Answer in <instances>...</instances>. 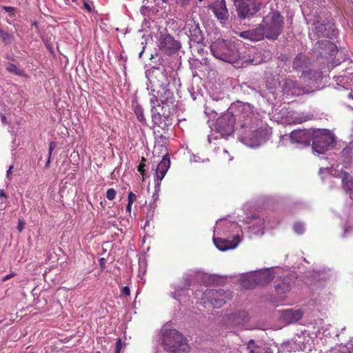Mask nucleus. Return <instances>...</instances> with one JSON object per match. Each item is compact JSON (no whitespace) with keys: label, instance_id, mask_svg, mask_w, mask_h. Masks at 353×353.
I'll use <instances>...</instances> for the list:
<instances>
[{"label":"nucleus","instance_id":"f257e3e1","mask_svg":"<svg viewBox=\"0 0 353 353\" xmlns=\"http://www.w3.org/2000/svg\"><path fill=\"white\" fill-rule=\"evenodd\" d=\"M147 90L150 96L151 117L154 125L166 132L172 123L175 99L172 85L175 74L164 65L153 66L145 72Z\"/></svg>","mask_w":353,"mask_h":353},{"label":"nucleus","instance_id":"f03ea898","mask_svg":"<svg viewBox=\"0 0 353 353\" xmlns=\"http://www.w3.org/2000/svg\"><path fill=\"white\" fill-rule=\"evenodd\" d=\"M252 111L248 104L238 103L232 105L227 112L216 121V128L223 135H230L234 132V125L238 120L241 128L250 127L252 123Z\"/></svg>","mask_w":353,"mask_h":353},{"label":"nucleus","instance_id":"7ed1b4c3","mask_svg":"<svg viewBox=\"0 0 353 353\" xmlns=\"http://www.w3.org/2000/svg\"><path fill=\"white\" fill-rule=\"evenodd\" d=\"M210 50L214 57L225 62L241 65L245 63L257 65L259 63L254 59H246L245 56H241L234 43L227 42L223 39L213 41Z\"/></svg>","mask_w":353,"mask_h":353},{"label":"nucleus","instance_id":"20e7f679","mask_svg":"<svg viewBox=\"0 0 353 353\" xmlns=\"http://www.w3.org/2000/svg\"><path fill=\"white\" fill-rule=\"evenodd\" d=\"M283 17L277 11H271L266 14L261 23L265 38L269 40H276L283 28Z\"/></svg>","mask_w":353,"mask_h":353},{"label":"nucleus","instance_id":"39448f33","mask_svg":"<svg viewBox=\"0 0 353 353\" xmlns=\"http://www.w3.org/2000/svg\"><path fill=\"white\" fill-rule=\"evenodd\" d=\"M164 349L172 353H183L188 350L186 339L176 330L165 331L163 334Z\"/></svg>","mask_w":353,"mask_h":353},{"label":"nucleus","instance_id":"423d86ee","mask_svg":"<svg viewBox=\"0 0 353 353\" xmlns=\"http://www.w3.org/2000/svg\"><path fill=\"white\" fill-rule=\"evenodd\" d=\"M228 225L225 227L228 229V233L231 234V236L228 238H213L214 245L222 252L235 249L242 240L239 232V226L237 222H228Z\"/></svg>","mask_w":353,"mask_h":353},{"label":"nucleus","instance_id":"0eeeda50","mask_svg":"<svg viewBox=\"0 0 353 353\" xmlns=\"http://www.w3.org/2000/svg\"><path fill=\"white\" fill-rule=\"evenodd\" d=\"M274 278L272 268L252 272L241 277V283L246 288H252L255 285H266Z\"/></svg>","mask_w":353,"mask_h":353},{"label":"nucleus","instance_id":"6e6552de","mask_svg":"<svg viewBox=\"0 0 353 353\" xmlns=\"http://www.w3.org/2000/svg\"><path fill=\"white\" fill-rule=\"evenodd\" d=\"M312 149L318 154L325 153L334 142V138L328 130L318 129L311 134Z\"/></svg>","mask_w":353,"mask_h":353},{"label":"nucleus","instance_id":"1a4fd4ad","mask_svg":"<svg viewBox=\"0 0 353 353\" xmlns=\"http://www.w3.org/2000/svg\"><path fill=\"white\" fill-rule=\"evenodd\" d=\"M232 297V292L223 289L206 290L202 294V300L204 304H209L213 307L219 308L223 306L227 301Z\"/></svg>","mask_w":353,"mask_h":353},{"label":"nucleus","instance_id":"9d476101","mask_svg":"<svg viewBox=\"0 0 353 353\" xmlns=\"http://www.w3.org/2000/svg\"><path fill=\"white\" fill-rule=\"evenodd\" d=\"M241 19L250 18L256 13L261 6L260 0H234Z\"/></svg>","mask_w":353,"mask_h":353},{"label":"nucleus","instance_id":"9b49d317","mask_svg":"<svg viewBox=\"0 0 353 353\" xmlns=\"http://www.w3.org/2000/svg\"><path fill=\"white\" fill-rule=\"evenodd\" d=\"M158 47L163 53L171 55L181 48V43L170 34L161 33L159 38Z\"/></svg>","mask_w":353,"mask_h":353},{"label":"nucleus","instance_id":"f8f14e48","mask_svg":"<svg viewBox=\"0 0 353 353\" xmlns=\"http://www.w3.org/2000/svg\"><path fill=\"white\" fill-rule=\"evenodd\" d=\"M239 36L252 41H259L265 38L264 29H263L261 23L254 28L241 32Z\"/></svg>","mask_w":353,"mask_h":353},{"label":"nucleus","instance_id":"ddd939ff","mask_svg":"<svg viewBox=\"0 0 353 353\" xmlns=\"http://www.w3.org/2000/svg\"><path fill=\"white\" fill-rule=\"evenodd\" d=\"M170 166V158L168 155L163 156L161 162L158 164L156 169V175H155V188L159 187L161 181L164 178L166 174L168 169Z\"/></svg>","mask_w":353,"mask_h":353},{"label":"nucleus","instance_id":"4468645a","mask_svg":"<svg viewBox=\"0 0 353 353\" xmlns=\"http://www.w3.org/2000/svg\"><path fill=\"white\" fill-rule=\"evenodd\" d=\"M311 134L310 132L305 130H298L292 131L290 137L293 143L308 146L310 144Z\"/></svg>","mask_w":353,"mask_h":353},{"label":"nucleus","instance_id":"2eb2a0df","mask_svg":"<svg viewBox=\"0 0 353 353\" xmlns=\"http://www.w3.org/2000/svg\"><path fill=\"white\" fill-rule=\"evenodd\" d=\"M281 87L283 92L288 94L299 95L303 92L296 81L290 77L284 79Z\"/></svg>","mask_w":353,"mask_h":353},{"label":"nucleus","instance_id":"dca6fc26","mask_svg":"<svg viewBox=\"0 0 353 353\" xmlns=\"http://www.w3.org/2000/svg\"><path fill=\"white\" fill-rule=\"evenodd\" d=\"M189 29L188 36L190 41L196 43H203V36L202 32L199 28V23L195 21H190L187 25Z\"/></svg>","mask_w":353,"mask_h":353},{"label":"nucleus","instance_id":"f3484780","mask_svg":"<svg viewBox=\"0 0 353 353\" xmlns=\"http://www.w3.org/2000/svg\"><path fill=\"white\" fill-rule=\"evenodd\" d=\"M315 49H322V51L319 52L320 56H325L327 54L329 55L334 56L336 50V46L330 41L325 40L317 42L315 44Z\"/></svg>","mask_w":353,"mask_h":353},{"label":"nucleus","instance_id":"a211bd4d","mask_svg":"<svg viewBox=\"0 0 353 353\" xmlns=\"http://www.w3.org/2000/svg\"><path fill=\"white\" fill-rule=\"evenodd\" d=\"M215 16L219 20H225L229 17L228 11L226 8L225 0L216 1L210 6Z\"/></svg>","mask_w":353,"mask_h":353},{"label":"nucleus","instance_id":"6ab92c4d","mask_svg":"<svg viewBox=\"0 0 353 353\" xmlns=\"http://www.w3.org/2000/svg\"><path fill=\"white\" fill-rule=\"evenodd\" d=\"M310 59L307 57L303 54H298L293 60V68L296 71H303V74L306 77L304 70L307 68L310 65Z\"/></svg>","mask_w":353,"mask_h":353},{"label":"nucleus","instance_id":"aec40b11","mask_svg":"<svg viewBox=\"0 0 353 353\" xmlns=\"http://www.w3.org/2000/svg\"><path fill=\"white\" fill-rule=\"evenodd\" d=\"M315 32L319 37L332 38L336 35L335 30L331 23H317L315 25Z\"/></svg>","mask_w":353,"mask_h":353},{"label":"nucleus","instance_id":"412c9836","mask_svg":"<svg viewBox=\"0 0 353 353\" xmlns=\"http://www.w3.org/2000/svg\"><path fill=\"white\" fill-rule=\"evenodd\" d=\"M303 316V312L300 310L288 309L283 311L282 317L288 323H294Z\"/></svg>","mask_w":353,"mask_h":353},{"label":"nucleus","instance_id":"4be33fe9","mask_svg":"<svg viewBox=\"0 0 353 353\" xmlns=\"http://www.w3.org/2000/svg\"><path fill=\"white\" fill-rule=\"evenodd\" d=\"M229 320L231 323L237 327H241L245 323L248 321V314L245 311H240L234 314H232Z\"/></svg>","mask_w":353,"mask_h":353},{"label":"nucleus","instance_id":"5701e85b","mask_svg":"<svg viewBox=\"0 0 353 353\" xmlns=\"http://www.w3.org/2000/svg\"><path fill=\"white\" fill-rule=\"evenodd\" d=\"M248 353H272L271 350L265 345H258L253 339L249 341L247 345Z\"/></svg>","mask_w":353,"mask_h":353},{"label":"nucleus","instance_id":"b1692460","mask_svg":"<svg viewBox=\"0 0 353 353\" xmlns=\"http://www.w3.org/2000/svg\"><path fill=\"white\" fill-rule=\"evenodd\" d=\"M192 276H193V274L192 273H188V274H185L184 276H183V279H184V281H185V284H184V288H179V287H176V291L173 293H172V296L175 299H177L179 301H181V299L180 298L181 296V294L179 293V291H183L184 290L186 289V288L189 287L190 285V283H191V281L192 279Z\"/></svg>","mask_w":353,"mask_h":353},{"label":"nucleus","instance_id":"393cba45","mask_svg":"<svg viewBox=\"0 0 353 353\" xmlns=\"http://www.w3.org/2000/svg\"><path fill=\"white\" fill-rule=\"evenodd\" d=\"M341 177L342 178L343 188L346 192H353V179L347 172H342Z\"/></svg>","mask_w":353,"mask_h":353},{"label":"nucleus","instance_id":"a878e982","mask_svg":"<svg viewBox=\"0 0 353 353\" xmlns=\"http://www.w3.org/2000/svg\"><path fill=\"white\" fill-rule=\"evenodd\" d=\"M275 290L278 294H285L290 290V283L288 279H284L275 284Z\"/></svg>","mask_w":353,"mask_h":353},{"label":"nucleus","instance_id":"bb28decb","mask_svg":"<svg viewBox=\"0 0 353 353\" xmlns=\"http://www.w3.org/2000/svg\"><path fill=\"white\" fill-rule=\"evenodd\" d=\"M250 224L248 226L249 232L251 234L260 236L263 234V228L259 223L256 222H247Z\"/></svg>","mask_w":353,"mask_h":353},{"label":"nucleus","instance_id":"cd10ccee","mask_svg":"<svg viewBox=\"0 0 353 353\" xmlns=\"http://www.w3.org/2000/svg\"><path fill=\"white\" fill-rule=\"evenodd\" d=\"M6 69L8 72L16 74L19 77L25 76V72L23 70L19 68L16 65L12 63H8L6 65Z\"/></svg>","mask_w":353,"mask_h":353},{"label":"nucleus","instance_id":"c85d7f7f","mask_svg":"<svg viewBox=\"0 0 353 353\" xmlns=\"http://www.w3.org/2000/svg\"><path fill=\"white\" fill-rule=\"evenodd\" d=\"M314 116L310 113H301L294 118L293 123L295 124L302 123L303 122L312 120Z\"/></svg>","mask_w":353,"mask_h":353},{"label":"nucleus","instance_id":"c756f323","mask_svg":"<svg viewBox=\"0 0 353 353\" xmlns=\"http://www.w3.org/2000/svg\"><path fill=\"white\" fill-rule=\"evenodd\" d=\"M0 38H1V41L5 45L10 44L14 40V36L12 34L4 32L1 28H0Z\"/></svg>","mask_w":353,"mask_h":353},{"label":"nucleus","instance_id":"7c9ffc66","mask_svg":"<svg viewBox=\"0 0 353 353\" xmlns=\"http://www.w3.org/2000/svg\"><path fill=\"white\" fill-rule=\"evenodd\" d=\"M134 111L139 121H140L143 124H145L146 119L144 116L143 109L140 105H138L135 106Z\"/></svg>","mask_w":353,"mask_h":353},{"label":"nucleus","instance_id":"2f4dec72","mask_svg":"<svg viewBox=\"0 0 353 353\" xmlns=\"http://www.w3.org/2000/svg\"><path fill=\"white\" fill-rule=\"evenodd\" d=\"M342 228L344 230L343 234V237H345V236H348L349 234L353 233V225H350V222H345L342 225Z\"/></svg>","mask_w":353,"mask_h":353},{"label":"nucleus","instance_id":"473e14b6","mask_svg":"<svg viewBox=\"0 0 353 353\" xmlns=\"http://www.w3.org/2000/svg\"><path fill=\"white\" fill-rule=\"evenodd\" d=\"M293 230L295 233L302 234L305 231V226L302 222H295L293 225Z\"/></svg>","mask_w":353,"mask_h":353},{"label":"nucleus","instance_id":"72a5a7b5","mask_svg":"<svg viewBox=\"0 0 353 353\" xmlns=\"http://www.w3.org/2000/svg\"><path fill=\"white\" fill-rule=\"evenodd\" d=\"M202 46H203L202 43H193L190 44V48H192V50L194 51H196L198 52V54H199L201 55H203V53H204V49L203 48Z\"/></svg>","mask_w":353,"mask_h":353},{"label":"nucleus","instance_id":"f704fd0d","mask_svg":"<svg viewBox=\"0 0 353 353\" xmlns=\"http://www.w3.org/2000/svg\"><path fill=\"white\" fill-rule=\"evenodd\" d=\"M243 143L249 147L255 148L258 147L260 145V141L257 139H254L253 141H250L248 139V138L243 139Z\"/></svg>","mask_w":353,"mask_h":353},{"label":"nucleus","instance_id":"c9c22d12","mask_svg":"<svg viewBox=\"0 0 353 353\" xmlns=\"http://www.w3.org/2000/svg\"><path fill=\"white\" fill-rule=\"evenodd\" d=\"M117 192L114 188H110L106 192V197L109 200H113L115 199Z\"/></svg>","mask_w":353,"mask_h":353},{"label":"nucleus","instance_id":"e433bc0d","mask_svg":"<svg viewBox=\"0 0 353 353\" xmlns=\"http://www.w3.org/2000/svg\"><path fill=\"white\" fill-rule=\"evenodd\" d=\"M352 154V149L349 147L345 148L342 151V154L343 157L347 158V160H349V158L350 157V155Z\"/></svg>","mask_w":353,"mask_h":353},{"label":"nucleus","instance_id":"4c0bfd02","mask_svg":"<svg viewBox=\"0 0 353 353\" xmlns=\"http://www.w3.org/2000/svg\"><path fill=\"white\" fill-rule=\"evenodd\" d=\"M136 200H137L136 194H134L132 192H130L128 193V203L132 204Z\"/></svg>","mask_w":353,"mask_h":353},{"label":"nucleus","instance_id":"58836bf2","mask_svg":"<svg viewBox=\"0 0 353 353\" xmlns=\"http://www.w3.org/2000/svg\"><path fill=\"white\" fill-rule=\"evenodd\" d=\"M145 161V158H142V161ZM144 167H145V164L141 162L139 166H138V171L143 175V176H144Z\"/></svg>","mask_w":353,"mask_h":353},{"label":"nucleus","instance_id":"ea45409f","mask_svg":"<svg viewBox=\"0 0 353 353\" xmlns=\"http://www.w3.org/2000/svg\"><path fill=\"white\" fill-rule=\"evenodd\" d=\"M121 347H122L121 340L120 339H118L117 341V343H116L115 352L119 353Z\"/></svg>","mask_w":353,"mask_h":353},{"label":"nucleus","instance_id":"a19ab883","mask_svg":"<svg viewBox=\"0 0 353 353\" xmlns=\"http://www.w3.org/2000/svg\"><path fill=\"white\" fill-rule=\"evenodd\" d=\"M176 3L180 6H185L189 3L190 0H174Z\"/></svg>","mask_w":353,"mask_h":353},{"label":"nucleus","instance_id":"79ce46f5","mask_svg":"<svg viewBox=\"0 0 353 353\" xmlns=\"http://www.w3.org/2000/svg\"><path fill=\"white\" fill-rule=\"evenodd\" d=\"M122 294L125 296H129L130 294V288L128 286H125L122 288L121 290Z\"/></svg>","mask_w":353,"mask_h":353},{"label":"nucleus","instance_id":"37998d69","mask_svg":"<svg viewBox=\"0 0 353 353\" xmlns=\"http://www.w3.org/2000/svg\"><path fill=\"white\" fill-rule=\"evenodd\" d=\"M55 146H56V143L52 141L50 143L48 155H50V156L52 155V152L53 150L54 149Z\"/></svg>","mask_w":353,"mask_h":353},{"label":"nucleus","instance_id":"c03bdc74","mask_svg":"<svg viewBox=\"0 0 353 353\" xmlns=\"http://www.w3.org/2000/svg\"><path fill=\"white\" fill-rule=\"evenodd\" d=\"M24 226H25V222H19L17 228L19 230V232H21L23 230V229L24 228Z\"/></svg>","mask_w":353,"mask_h":353},{"label":"nucleus","instance_id":"a18cd8bd","mask_svg":"<svg viewBox=\"0 0 353 353\" xmlns=\"http://www.w3.org/2000/svg\"><path fill=\"white\" fill-rule=\"evenodd\" d=\"M105 263H106V261L104 258H101L99 259V264H100V266L103 269L105 268Z\"/></svg>","mask_w":353,"mask_h":353},{"label":"nucleus","instance_id":"49530a36","mask_svg":"<svg viewBox=\"0 0 353 353\" xmlns=\"http://www.w3.org/2000/svg\"><path fill=\"white\" fill-rule=\"evenodd\" d=\"M83 6L89 12H90L92 11L91 7L88 2H84Z\"/></svg>","mask_w":353,"mask_h":353},{"label":"nucleus","instance_id":"de8ad7c7","mask_svg":"<svg viewBox=\"0 0 353 353\" xmlns=\"http://www.w3.org/2000/svg\"><path fill=\"white\" fill-rule=\"evenodd\" d=\"M0 117H1V119L2 123H4V124H7L6 117L3 114H2V113H0Z\"/></svg>","mask_w":353,"mask_h":353},{"label":"nucleus","instance_id":"09e8293b","mask_svg":"<svg viewBox=\"0 0 353 353\" xmlns=\"http://www.w3.org/2000/svg\"><path fill=\"white\" fill-rule=\"evenodd\" d=\"M13 276V274H8L6 276H5L3 279H2V281H6L7 280H8L9 279H10L11 277Z\"/></svg>","mask_w":353,"mask_h":353},{"label":"nucleus","instance_id":"8fccbe9b","mask_svg":"<svg viewBox=\"0 0 353 353\" xmlns=\"http://www.w3.org/2000/svg\"><path fill=\"white\" fill-rule=\"evenodd\" d=\"M132 203H128V205L126 206V210L128 212H131V209H132Z\"/></svg>","mask_w":353,"mask_h":353},{"label":"nucleus","instance_id":"3c124183","mask_svg":"<svg viewBox=\"0 0 353 353\" xmlns=\"http://www.w3.org/2000/svg\"><path fill=\"white\" fill-rule=\"evenodd\" d=\"M6 194L3 190H1L0 191V199H2L3 198H6Z\"/></svg>","mask_w":353,"mask_h":353},{"label":"nucleus","instance_id":"603ef678","mask_svg":"<svg viewBox=\"0 0 353 353\" xmlns=\"http://www.w3.org/2000/svg\"><path fill=\"white\" fill-rule=\"evenodd\" d=\"M50 158H51V156L48 155V158L47 162H46V163L45 165L46 168H48L49 166V164L50 163Z\"/></svg>","mask_w":353,"mask_h":353},{"label":"nucleus","instance_id":"864d4df0","mask_svg":"<svg viewBox=\"0 0 353 353\" xmlns=\"http://www.w3.org/2000/svg\"><path fill=\"white\" fill-rule=\"evenodd\" d=\"M13 166L12 165H10L8 170L7 171V177H9L10 173H11V170L12 169Z\"/></svg>","mask_w":353,"mask_h":353},{"label":"nucleus","instance_id":"5fc2aeb1","mask_svg":"<svg viewBox=\"0 0 353 353\" xmlns=\"http://www.w3.org/2000/svg\"><path fill=\"white\" fill-rule=\"evenodd\" d=\"M219 229V224L216 223V226L214 227V230H215V231H217Z\"/></svg>","mask_w":353,"mask_h":353},{"label":"nucleus","instance_id":"6e6d98bb","mask_svg":"<svg viewBox=\"0 0 353 353\" xmlns=\"http://www.w3.org/2000/svg\"><path fill=\"white\" fill-rule=\"evenodd\" d=\"M149 225V222H145L144 226H143V229L145 230L146 227Z\"/></svg>","mask_w":353,"mask_h":353},{"label":"nucleus","instance_id":"4d7b16f0","mask_svg":"<svg viewBox=\"0 0 353 353\" xmlns=\"http://www.w3.org/2000/svg\"><path fill=\"white\" fill-rule=\"evenodd\" d=\"M143 53V50L139 53V57H141Z\"/></svg>","mask_w":353,"mask_h":353},{"label":"nucleus","instance_id":"13d9d810","mask_svg":"<svg viewBox=\"0 0 353 353\" xmlns=\"http://www.w3.org/2000/svg\"><path fill=\"white\" fill-rule=\"evenodd\" d=\"M217 221H225V218H223V219H218Z\"/></svg>","mask_w":353,"mask_h":353},{"label":"nucleus","instance_id":"bf43d9fd","mask_svg":"<svg viewBox=\"0 0 353 353\" xmlns=\"http://www.w3.org/2000/svg\"><path fill=\"white\" fill-rule=\"evenodd\" d=\"M335 353H350V352H342L338 351L337 352H335Z\"/></svg>","mask_w":353,"mask_h":353},{"label":"nucleus","instance_id":"052dcab7","mask_svg":"<svg viewBox=\"0 0 353 353\" xmlns=\"http://www.w3.org/2000/svg\"><path fill=\"white\" fill-rule=\"evenodd\" d=\"M164 3H167L168 2V0H161Z\"/></svg>","mask_w":353,"mask_h":353},{"label":"nucleus","instance_id":"680f3d73","mask_svg":"<svg viewBox=\"0 0 353 353\" xmlns=\"http://www.w3.org/2000/svg\"><path fill=\"white\" fill-rule=\"evenodd\" d=\"M350 97L353 99V94H350Z\"/></svg>","mask_w":353,"mask_h":353},{"label":"nucleus","instance_id":"e2e57ef3","mask_svg":"<svg viewBox=\"0 0 353 353\" xmlns=\"http://www.w3.org/2000/svg\"><path fill=\"white\" fill-rule=\"evenodd\" d=\"M199 1H202L203 0H199Z\"/></svg>","mask_w":353,"mask_h":353},{"label":"nucleus","instance_id":"0e129e2a","mask_svg":"<svg viewBox=\"0 0 353 353\" xmlns=\"http://www.w3.org/2000/svg\"><path fill=\"white\" fill-rule=\"evenodd\" d=\"M97 353H100L99 352H97Z\"/></svg>","mask_w":353,"mask_h":353}]
</instances>
